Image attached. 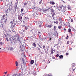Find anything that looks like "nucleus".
<instances>
[{
	"instance_id": "1",
	"label": "nucleus",
	"mask_w": 76,
	"mask_h": 76,
	"mask_svg": "<svg viewBox=\"0 0 76 76\" xmlns=\"http://www.w3.org/2000/svg\"><path fill=\"white\" fill-rule=\"evenodd\" d=\"M3 35H5V37L6 41H9V40H10L11 43H13V40L14 42H15L16 41V40L19 41V38L18 36H17L18 37H16L15 36H12L11 35H8L9 37H10V38H11L10 39V38H9L8 36H7V35L4 34H3Z\"/></svg>"
},
{
	"instance_id": "2",
	"label": "nucleus",
	"mask_w": 76,
	"mask_h": 76,
	"mask_svg": "<svg viewBox=\"0 0 76 76\" xmlns=\"http://www.w3.org/2000/svg\"><path fill=\"white\" fill-rule=\"evenodd\" d=\"M16 21H15L13 20L10 22V23L11 24V25L10 26V28L12 29L11 31H10V32L11 33H15V30L14 29H13L14 28L16 24H18L16 23Z\"/></svg>"
},
{
	"instance_id": "3",
	"label": "nucleus",
	"mask_w": 76,
	"mask_h": 76,
	"mask_svg": "<svg viewBox=\"0 0 76 76\" xmlns=\"http://www.w3.org/2000/svg\"><path fill=\"white\" fill-rule=\"evenodd\" d=\"M6 50H10V51H13V48L12 47H8L6 48Z\"/></svg>"
},
{
	"instance_id": "4",
	"label": "nucleus",
	"mask_w": 76,
	"mask_h": 76,
	"mask_svg": "<svg viewBox=\"0 0 76 76\" xmlns=\"http://www.w3.org/2000/svg\"><path fill=\"white\" fill-rule=\"evenodd\" d=\"M18 19L20 20V21L22 19V15L20 14V15H18Z\"/></svg>"
},
{
	"instance_id": "5",
	"label": "nucleus",
	"mask_w": 76,
	"mask_h": 76,
	"mask_svg": "<svg viewBox=\"0 0 76 76\" xmlns=\"http://www.w3.org/2000/svg\"><path fill=\"white\" fill-rule=\"evenodd\" d=\"M7 15V14L6 15H3L2 16V19H5V22H6L7 20V18H6V16Z\"/></svg>"
},
{
	"instance_id": "6",
	"label": "nucleus",
	"mask_w": 76,
	"mask_h": 76,
	"mask_svg": "<svg viewBox=\"0 0 76 76\" xmlns=\"http://www.w3.org/2000/svg\"><path fill=\"white\" fill-rule=\"evenodd\" d=\"M50 11L51 12H52V16H54L55 13H54V10L53 9H50Z\"/></svg>"
},
{
	"instance_id": "7",
	"label": "nucleus",
	"mask_w": 76,
	"mask_h": 76,
	"mask_svg": "<svg viewBox=\"0 0 76 76\" xmlns=\"http://www.w3.org/2000/svg\"><path fill=\"white\" fill-rule=\"evenodd\" d=\"M43 12L44 13H48V9H44L43 10Z\"/></svg>"
},
{
	"instance_id": "8",
	"label": "nucleus",
	"mask_w": 76,
	"mask_h": 76,
	"mask_svg": "<svg viewBox=\"0 0 76 76\" xmlns=\"http://www.w3.org/2000/svg\"><path fill=\"white\" fill-rule=\"evenodd\" d=\"M4 47H3L2 46H1V47L0 48V50H1V51H3V50H4Z\"/></svg>"
},
{
	"instance_id": "9",
	"label": "nucleus",
	"mask_w": 76,
	"mask_h": 76,
	"mask_svg": "<svg viewBox=\"0 0 76 76\" xmlns=\"http://www.w3.org/2000/svg\"><path fill=\"white\" fill-rule=\"evenodd\" d=\"M62 7H62L60 6L59 7V8H58V9L59 10H63Z\"/></svg>"
},
{
	"instance_id": "10",
	"label": "nucleus",
	"mask_w": 76,
	"mask_h": 76,
	"mask_svg": "<svg viewBox=\"0 0 76 76\" xmlns=\"http://www.w3.org/2000/svg\"><path fill=\"white\" fill-rule=\"evenodd\" d=\"M50 4H52L53 5H54V4H55V3L54 1H50Z\"/></svg>"
},
{
	"instance_id": "11",
	"label": "nucleus",
	"mask_w": 76,
	"mask_h": 76,
	"mask_svg": "<svg viewBox=\"0 0 76 76\" xmlns=\"http://www.w3.org/2000/svg\"><path fill=\"white\" fill-rule=\"evenodd\" d=\"M22 61H23V64H26V62H25V61H24V58H23L22 59Z\"/></svg>"
},
{
	"instance_id": "12",
	"label": "nucleus",
	"mask_w": 76,
	"mask_h": 76,
	"mask_svg": "<svg viewBox=\"0 0 76 76\" xmlns=\"http://www.w3.org/2000/svg\"><path fill=\"white\" fill-rule=\"evenodd\" d=\"M34 63V60H32L31 61L30 63L31 64H33Z\"/></svg>"
},
{
	"instance_id": "13",
	"label": "nucleus",
	"mask_w": 76,
	"mask_h": 76,
	"mask_svg": "<svg viewBox=\"0 0 76 76\" xmlns=\"http://www.w3.org/2000/svg\"><path fill=\"white\" fill-rule=\"evenodd\" d=\"M51 54H53V48L51 49Z\"/></svg>"
},
{
	"instance_id": "14",
	"label": "nucleus",
	"mask_w": 76,
	"mask_h": 76,
	"mask_svg": "<svg viewBox=\"0 0 76 76\" xmlns=\"http://www.w3.org/2000/svg\"><path fill=\"white\" fill-rule=\"evenodd\" d=\"M9 10L7 9H5V12H6V13H8V11Z\"/></svg>"
},
{
	"instance_id": "15",
	"label": "nucleus",
	"mask_w": 76,
	"mask_h": 76,
	"mask_svg": "<svg viewBox=\"0 0 76 76\" xmlns=\"http://www.w3.org/2000/svg\"><path fill=\"white\" fill-rule=\"evenodd\" d=\"M18 4H15V5L14 6V8H15V9L16 10V9H17V7Z\"/></svg>"
},
{
	"instance_id": "16",
	"label": "nucleus",
	"mask_w": 76,
	"mask_h": 76,
	"mask_svg": "<svg viewBox=\"0 0 76 76\" xmlns=\"http://www.w3.org/2000/svg\"><path fill=\"white\" fill-rule=\"evenodd\" d=\"M68 32H71V29L69 28L68 30Z\"/></svg>"
},
{
	"instance_id": "17",
	"label": "nucleus",
	"mask_w": 76,
	"mask_h": 76,
	"mask_svg": "<svg viewBox=\"0 0 76 76\" xmlns=\"http://www.w3.org/2000/svg\"><path fill=\"white\" fill-rule=\"evenodd\" d=\"M33 46L34 47H36V46H37V45L35 44V43H33L32 44Z\"/></svg>"
},
{
	"instance_id": "18",
	"label": "nucleus",
	"mask_w": 76,
	"mask_h": 76,
	"mask_svg": "<svg viewBox=\"0 0 76 76\" xmlns=\"http://www.w3.org/2000/svg\"><path fill=\"white\" fill-rule=\"evenodd\" d=\"M59 58H63V56L62 55L60 56Z\"/></svg>"
},
{
	"instance_id": "19",
	"label": "nucleus",
	"mask_w": 76,
	"mask_h": 76,
	"mask_svg": "<svg viewBox=\"0 0 76 76\" xmlns=\"http://www.w3.org/2000/svg\"><path fill=\"white\" fill-rule=\"evenodd\" d=\"M56 28H57V27L56 26H54V31H56Z\"/></svg>"
},
{
	"instance_id": "20",
	"label": "nucleus",
	"mask_w": 76,
	"mask_h": 76,
	"mask_svg": "<svg viewBox=\"0 0 76 76\" xmlns=\"http://www.w3.org/2000/svg\"><path fill=\"white\" fill-rule=\"evenodd\" d=\"M15 64H16V66H18V63L17 61H16Z\"/></svg>"
},
{
	"instance_id": "21",
	"label": "nucleus",
	"mask_w": 76,
	"mask_h": 76,
	"mask_svg": "<svg viewBox=\"0 0 76 76\" xmlns=\"http://www.w3.org/2000/svg\"><path fill=\"white\" fill-rule=\"evenodd\" d=\"M52 27V25H48V28H51Z\"/></svg>"
},
{
	"instance_id": "22",
	"label": "nucleus",
	"mask_w": 76,
	"mask_h": 76,
	"mask_svg": "<svg viewBox=\"0 0 76 76\" xmlns=\"http://www.w3.org/2000/svg\"><path fill=\"white\" fill-rule=\"evenodd\" d=\"M42 0H41V1H39V4H41V3H42Z\"/></svg>"
},
{
	"instance_id": "23",
	"label": "nucleus",
	"mask_w": 76,
	"mask_h": 76,
	"mask_svg": "<svg viewBox=\"0 0 76 76\" xmlns=\"http://www.w3.org/2000/svg\"><path fill=\"white\" fill-rule=\"evenodd\" d=\"M25 30H27L28 29V27L27 26H25Z\"/></svg>"
},
{
	"instance_id": "24",
	"label": "nucleus",
	"mask_w": 76,
	"mask_h": 76,
	"mask_svg": "<svg viewBox=\"0 0 76 76\" xmlns=\"http://www.w3.org/2000/svg\"><path fill=\"white\" fill-rule=\"evenodd\" d=\"M40 47H37V49H38V50H40V48H39Z\"/></svg>"
},
{
	"instance_id": "25",
	"label": "nucleus",
	"mask_w": 76,
	"mask_h": 76,
	"mask_svg": "<svg viewBox=\"0 0 76 76\" xmlns=\"http://www.w3.org/2000/svg\"><path fill=\"white\" fill-rule=\"evenodd\" d=\"M26 5H27V3H25L24 4V6H26Z\"/></svg>"
},
{
	"instance_id": "26",
	"label": "nucleus",
	"mask_w": 76,
	"mask_h": 76,
	"mask_svg": "<svg viewBox=\"0 0 76 76\" xmlns=\"http://www.w3.org/2000/svg\"><path fill=\"white\" fill-rule=\"evenodd\" d=\"M39 38H40V39H42H42L41 38V35H40L39 36Z\"/></svg>"
},
{
	"instance_id": "27",
	"label": "nucleus",
	"mask_w": 76,
	"mask_h": 76,
	"mask_svg": "<svg viewBox=\"0 0 76 76\" xmlns=\"http://www.w3.org/2000/svg\"><path fill=\"white\" fill-rule=\"evenodd\" d=\"M67 7L68 10H70V7L68 6Z\"/></svg>"
},
{
	"instance_id": "28",
	"label": "nucleus",
	"mask_w": 76,
	"mask_h": 76,
	"mask_svg": "<svg viewBox=\"0 0 76 76\" xmlns=\"http://www.w3.org/2000/svg\"><path fill=\"white\" fill-rule=\"evenodd\" d=\"M19 48H20V49L21 50H22V47H21V46H20V47H19Z\"/></svg>"
},
{
	"instance_id": "29",
	"label": "nucleus",
	"mask_w": 76,
	"mask_h": 76,
	"mask_svg": "<svg viewBox=\"0 0 76 76\" xmlns=\"http://www.w3.org/2000/svg\"><path fill=\"white\" fill-rule=\"evenodd\" d=\"M45 26L46 27H48V24H47L45 25Z\"/></svg>"
},
{
	"instance_id": "30",
	"label": "nucleus",
	"mask_w": 76,
	"mask_h": 76,
	"mask_svg": "<svg viewBox=\"0 0 76 76\" xmlns=\"http://www.w3.org/2000/svg\"><path fill=\"white\" fill-rule=\"evenodd\" d=\"M66 56H68V55H69V53H66Z\"/></svg>"
},
{
	"instance_id": "31",
	"label": "nucleus",
	"mask_w": 76,
	"mask_h": 76,
	"mask_svg": "<svg viewBox=\"0 0 76 76\" xmlns=\"http://www.w3.org/2000/svg\"><path fill=\"white\" fill-rule=\"evenodd\" d=\"M54 23H55L56 24H58V21H56H56H54Z\"/></svg>"
},
{
	"instance_id": "32",
	"label": "nucleus",
	"mask_w": 76,
	"mask_h": 76,
	"mask_svg": "<svg viewBox=\"0 0 76 76\" xmlns=\"http://www.w3.org/2000/svg\"><path fill=\"white\" fill-rule=\"evenodd\" d=\"M58 29H60L61 28V26H58Z\"/></svg>"
},
{
	"instance_id": "33",
	"label": "nucleus",
	"mask_w": 76,
	"mask_h": 76,
	"mask_svg": "<svg viewBox=\"0 0 76 76\" xmlns=\"http://www.w3.org/2000/svg\"><path fill=\"white\" fill-rule=\"evenodd\" d=\"M4 74H5V75H7V72H4Z\"/></svg>"
},
{
	"instance_id": "34",
	"label": "nucleus",
	"mask_w": 76,
	"mask_h": 76,
	"mask_svg": "<svg viewBox=\"0 0 76 76\" xmlns=\"http://www.w3.org/2000/svg\"><path fill=\"white\" fill-rule=\"evenodd\" d=\"M37 45H38L39 46V47H40V48H41V46H40V45H39V44H37Z\"/></svg>"
},
{
	"instance_id": "35",
	"label": "nucleus",
	"mask_w": 76,
	"mask_h": 76,
	"mask_svg": "<svg viewBox=\"0 0 76 76\" xmlns=\"http://www.w3.org/2000/svg\"><path fill=\"white\" fill-rule=\"evenodd\" d=\"M71 21L72 22H73V19H71Z\"/></svg>"
},
{
	"instance_id": "36",
	"label": "nucleus",
	"mask_w": 76,
	"mask_h": 76,
	"mask_svg": "<svg viewBox=\"0 0 76 76\" xmlns=\"http://www.w3.org/2000/svg\"><path fill=\"white\" fill-rule=\"evenodd\" d=\"M0 45H3V42H0Z\"/></svg>"
},
{
	"instance_id": "37",
	"label": "nucleus",
	"mask_w": 76,
	"mask_h": 76,
	"mask_svg": "<svg viewBox=\"0 0 76 76\" xmlns=\"http://www.w3.org/2000/svg\"><path fill=\"white\" fill-rule=\"evenodd\" d=\"M23 8H22L21 10V12H22L23 11Z\"/></svg>"
},
{
	"instance_id": "38",
	"label": "nucleus",
	"mask_w": 76,
	"mask_h": 76,
	"mask_svg": "<svg viewBox=\"0 0 76 76\" xmlns=\"http://www.w3.org/2000/svg\"><path fill=\"white\" fill-rule=\"evenodd\" d=\"M58 56H59V55L58 54H57L56 55V57H58Z\"/></svg>"
},
{
	"instance_id": "39",
	"label": "nucleus",
	"mask_w": 76,
	"mask_h": 76,
	"mask_svg": "<svg viewBox=\"0 0 76 76\" xmlns=\"http://www.w3.org/2000/svg\"><path fill=\"white\" fill-rule=\"evenodd\" d=\"M67 44H69V41H68L67 42Z\"/></svg>"
},
{
	"instance_id": "40",
	"label": "nucleus",
	"mask_w": 76,
	"mask_h": 76,
	"mask_svg": "<svg viewBox=\"0 0 76 76\" xmlns=\"http://www.w3.org/2000/svg\"><path fill=\"white\" fill-rule=\"evenodd\" d=\"M69 50H72V48H69Z\"/></svg>"
},
{
	"instance_id": "41",
	"label": "nucleus",
	"mask_w": 76,
	"mask_h": 76,
	"mask_svg": "<svg viewBox=\"0 0 76 76\" xmlns=\"http://www.w3.org/2000/svg\"><path fill=\"white\" fill-rule=\"evenodd\" d=\"M45 46L43 45V49H45Z\"/></svg>"
},
{
	"instance_id": "42",
	"label": "nucleus",
	"mask_w": 76,
	"mask_h": 76,
	"mask_svg": "<svg viewBox=\"0 0 76 76\" xmlns=\"http://www.w3.org/2000/svg\"><path fill=\"white\" fill-rule=\"evenodd\" d=\"M26 19H29V18H28V17H25V18Z\"/></svg>"
},
{
	"instance_id": "43",
	"label": "nucleus",
	"mask_w": 76,
	"mask_h": 76,
	"mask_svg": "<svg viewBox=\"0 0 76 76\" xmlns=\"http://www.w3.org/2000/svg\"><path fill=\"white\" fill-rule=\"evenodd\" d=\"M16 1H17L16 4H18V0H16Z\"/></svg>"
},
{
	"instance_id": "44",
	"label": "nucleus",
	"mask_w": 76,
	"mask_h": 76,
	"mask_svg": "<svg viewBox=\"0 0 76 76\" xmlns=\"http://www.w3.org/2000/svg\"><path fill=\"white\" fill-rule=\"evenodd\" d=\"M46 76H51V75H46Z\"/></svg>"
},
{
	"instance_id": "45",
	"label": "nucleus",
	"mask_w": 76,
	"mask_h": 76,
	"mask_svg": "<svg viewBox=\"0 0 76 76\" xmlns=\"http://www.w3.org/2000/svg\"><path fill=\"white\" fill-rule=\"evenodd\" d=\"M39 26L40 28H41V26H41V25H39Z\"/></svg>"
},
{
	"instance_id": "46",
	"label": "nucleus",
	"mask_w": 76,
	"mask_h": 76,
	"mask_svg": "<svg viewBox=\"0 0 76 76\" xmlns=\"http://www.w3.org/2000/svg\"><path fill=\"white\" fill-rule=\"evenodd\" d=\"M19 75H20L19 74H16V76H19Z\"/></svg>"
},
{
	"instance_id": "47",
	"label": "nucleus",
	"mask_w": 76,
	"mask_h": 76,
	"mask_svg": "<svg viewBox=\"0 0 76 76\" xmlns=\"http://www.w3.org/2000/svg\"><path fill=\"white\" fill-rule=\"evenodd\" d=\"M52 39H51V38H50L49 39V41H51V40Z\"/></svg>"
},
{
	"instance_id": "48",
	"label": "nucleus",
	"mask_w": 76,
	"mask_h": 76,
	"mask_svg": "<svg viewBox=\"0 0 76 76\" xmlns=\"http://www.w3.org/2000/svg\"><path fill=\"white\" fill-rule=\"evenodd\" d=\"M12 76H16V74H14Z\"/></svg>"
},
{
	"instance_id": "49",
	"label": "nucleus",
	"mask_w": 76,
	"mask_h": 76,
	"mask_svg": "<svg viewBox=\"0 0 76 76\" xmlns=\"http://www.w3.org/2000/svg\"><path fill=\"white\" fill-rule=\"evenodd\" d=\"M64 31H66V29L65 28H64Z\"/></svg>"
},
{
	"instance_id": "50",
	"label": "nucleus",
	"mask_w": 76,
	"mask_h": 76,
	"mask_svg": "<svg viewBox=\"0 0 76 76\" xmlns=\"http://www.w3.org/2000/svg\"><path fill=\"white\" fill-rule=\"evenodd\" d=\"M50 8V9H52L53 8V6H51Z\"/></svg>"
},
{
	"instance_id": "51",
	"label": "nucleus",
	"mask_w": 76,
	"mask_h": 76,
	"mask_svg": "<svg viewBox=\"0 0 76 76\" xmlns=\"http://www.w3.org/2000/svg\"><path fill=\"white\" fill-rule=\"evenodd\" d=\"M52 58L53 59H55V57H53Z\"/></svg>"
},
{
	"instance_id": "52",
	"label": "nucleus",
	"mask_w": 76,
	"mask_h": 76,
	"mask_svg": "<svg viewBox=\"0 0 76 76\" xmlns=\"http://www.w3.org/2000/svg\"><path fill=\"white\" fill-rule=\"evenodd\" d=\"M53 51H54V52H55L56 51V50L54 49L53 50Z\"/></svg>"
},
{
	"instance_id": "53",
	"label": "nucleus",
	"mask_w": 76,
	"mask_h": 76,
	"mask_svg": "<svg viewBox=\"0 0 76 76\" xmlns=\"http://www.w3.org/2000/svg\"><path fill=\"white\" fill-rule=\"evenodd\" d=\"M39 43H40V46H42V44H40V42Z\"/></svg>"
},
{
	"instance_id": "54",
	"label": "nucleus",
	"mask_w": 76,
	"mask_h": 76,
	"mask_svg": "<svg viewBox=\"0 0 76 76\" xmlns=\"http://www.w3.org/2000/svg\"><path fill=\"white\" fill-rule=\"evenodd\" d=\"M51 9V8H50H50H49L48 9H48V10H49V9Z\"/></svg>"
},
{
	"instance_id": "55",
	"label": "nucleus",
	"mask_w": 76,
	"mask_h": 76,
	"mask_svg": "<svg viewBox=\"0 0 76 76\" xmlns=\"http://www.w3.org/2000/svg\"><path fill=\"white\" fill-rule=\"evenodd\" d=\"M74 19H75V20H76V18H74Z\"/></svg>"
},
{
	"instance_id": "56",
	"label": "nucleus",
	"mask_w": 76,
	"mask_h": 76,
	"mask_svg": "<svg viewBox=\"0 0 76 76\" xmlns=\"http://www.w3.org/2000/svg\"><path fill=\"white\" fill-rule=\"evenodd\" d=\"M67 37L69 38V36L67 35Z\"/></svg>"
},
{
	"instance_id": "57",
	"label": "nucleus",
	"mask_w": 76,
	"mask_h": 76,
	"mask_svg": "<svg viewBox=\"0 0 76 76\" xmlns=\"http://www.w3.org/2000/svg\"><path fill=\"white\" fill-rule=\"evenodd\" d=\"M66 39H68V38H67V37H66Z\"/></svg>"
},
{
	"instance_id": "58",
	"label": "nucleus",
	"mask_w": 76,
	"mask_h": 76,
	"mask_svg": "<svg viewBox=\"0 0 76 76\" xmlns=\"http://www.w3.org/2000/svg\"><path fill=\"white\" fill-rule=\"evenodd\" d=\"M22 26H23V25H22Z\"/></svg>"
},
{
	"instance_id": "59",
	"label": "nucleus",
	"mask_w": 76,
	"mask_h": 76,
	"mask_svg": "<svg viewBox=\"0 0 76 76\" xmlns=\"http://www.w3.org/2000/svg\"><path fill=\"white\" fill-rule=\"evenodd\" d=\"M73 71H75V69H73Z\"/></svg>"
},
{
	"instance_id": "60",
	"label": "nucleus",
	"mask_w": 76,
	"mask_h": 76,
	"mask_svg": "<svg viewBox=\"0 0 76 76\" xmlns=\"http://www.w3.org/2000/svg\"><path fill=\"white\" fill-rule=\"evenodd\" d=\"M37 15H38V13H37L36 14Z\"/></svg>"
},
{
	"instance_id": "61",
	"label": "nucleus",
	"mask_w": 76,
	"mask_h": 76,
	"mask_svg": "<svg viewBox=\"0 0 76 76\" xmlns=\"http://www.w3.org/2000/svg\"><path fill=\"white\" fill-rule=\"evenodd\" d=\"M1 0V1H3V0Z\"/></svg>"
},
{
	"instance_id": "62",
	"label": "nucleus",
	"mask_w": 76,
	"mask_h": 76,
	"mask_svg": "<svg viewBox=\"0 0 76 76\" xmlns=\"http://www.w3.org/2000/svg\"><path fill=\"white\" fill-rule=\"evenodd\" d=\"M8 1H9V0H6V1H8Z\"/></svg>"
},
{
	"instance_id": "63",
	"label": "nucleus",
	"mask_w": 76,
	"mask_h": 76,
	"mask_svg": "<svg viewBox=\"0 0 76 76\" xmlns=\"http://www.w3.org/2000/svg\"><path fill=\"white\" fill-rule=\"evenodd\" d=\"M23 32H24V31H25V30H23Z\"/></svg>"
},
{
	"instance_id": "64",
	"label": "nucleus",
	"mask_w": 76,
	"mask_h": 76,
	"mask_svg": "<svg viewBox=\"0 0 76 76\" xmlns=\"http://www.w3.org/2000/svg\"><path fill=\"white\" fill-rule=\"evenodd\" d=\"M21 68H22V65L21 66Z\"/></svg>"
}]
</instances>
